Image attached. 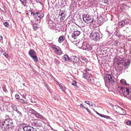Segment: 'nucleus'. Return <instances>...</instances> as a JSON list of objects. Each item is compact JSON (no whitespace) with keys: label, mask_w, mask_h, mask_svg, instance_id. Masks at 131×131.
I'll return each mask as SVG.
<instances>
[{"label":"nucleus","mask_w":131,"mask_h":131,"mask_svg":"<svg viewBox=\"0 0 131 131\" xmlns=\"http://www.w3.org/2000/svg\"><path fill=\"white\" fill-rule=\"evenodd\" d=\"M2 125L4 126V131H10L12 129L14 126L13 120L10 118H6L2 122Z\"/></svg>","instance_id":"obj_1"},{"label":"nucleus","mask_w":131,"mask_h":131,"mask_svg":"<svg viewBox=\"0 0 131 131\" xmlns=\"http://www.w3.org/2000/svg\"><path fill=\"white\" fill-rule=\"evenodd\" d=\"M93 110L95 112V111H96L94 109V108H93Z\"/></svg>","instance_id":"obj_52"},{"label":"nucleus","mask_w":131,"mask_h":131,"mask_svg":"<svg viewBox=\"0 0 131 131\" xmlns=\"http://www.w3.org/2000/svg\"><path fill=\"white\" fill-rule=\"evenodd\" d=\"M120 82L121 84L126 86H128L129 85V84L126 83V81L124 79H121L120 80Z\"/></svg>","instance_id":"obj_15"},{"label":"nucleus","mask_w":131,"mask_h":131,"mask_svg":"<svg viewBox=\"0 0 131 131\" xmlns=\"http://www.w3.org/2000/svg\"><path fill=\"white\" fill-rule=\"evenodd\" d=\"M71 37L72 39H71L72 40H73L76 38L77 36H75V35H74V34L73 33L71 35Z\"/></svg>","instance_id":"obj_30"},{"label":"nucleus","mask_w":131,"mask_h":131,"mask_svg":"<svg viewBox=\"0 0 131 131\" xmlns=\"http://www.w3.org/2000/svg\"><path fill=\"white\" fill-rule=\"evenodd\" d=\"M28 14L30 15V13L31 12V11L29 10L28 11Z\"/></svg>","instance_id":"obj_49"},{"label":"nucleus","mask_w":131,"mask_h":131,"mask_svg":"<svg viewBox=\"0 0 131 131\" xmlns=\"http://www.w3.org/2000/svg\"><path fill=\"white\" fill-rule=\"evenodd\" d=\"M7 117H8V115H7L6 116V118Z\"/></svg>","instance_id":"obj_55"},{"label":"nucleus","mask_w":131,"mask_h":131,"mask_svg":"<svg viewBox=\"0 0 131 131\" xmlns=\"http://www.w3.org/2000/svg\"><path fill=\"white\" fill-rule=\"evenodd\" d=\"M99 116H101V117H104L105 116V115H103V114H101L100 113V114L99 115Z\"/></svg>","instance_id":"obj_44"},{"label":"nucleus","mask_w":131,"mask_h":131,"mask_svg":"<svg viewBox=\"0 0 131 131\" xmlns=\"http://www.w3.org/2000/svg\"><path fill=\"white\" fill-rule=\"evenodd\" d=\"M66 14L65 11L60 10L59 13V17L60 18V20L61 21H63L65 18Z\"/></svg>","instance_id":"obj_6"},{"label":"nucleus","mask_w":131,"mask_h":131,"mask_svg":"<svg viewBox=\"0 0 131 131\" xmlns=\"http://www.w3.org/2000/svg\"><path fill=\"white\" fill-rule=\"evenodd\" d=\"M89 71V69H86L84 72H83V77L89 82L93 83L94 82V78L88 72Z\"/></svg>","instance_id":"obj_2"},{"label":"nucleus","mask_w":131,"mask_h":131,"mask_svg":"<svg viewBox=\"0 0 131 131\" xmlns=\"http://www.w3.org/2000/svg\"><path fill=\"white\" fill-rule=\"evenodd\" d=\"M77 0V1H80V0Z\"/></svg>","instance_id":"obj_56"},{"label":"nucleus","mask_w":131,"mask_h":131,"mask_svg":"<svg viewBox=\"0 0 131 131\" xmlns=\"http://www.w3.org/2000/svg\"><path fill=\"white\" fill-rule=\"evenodd\" d=\"M90 38L92 39L95 41L99 40L100 39L99 34L97 32H93L91 33Z\"/></svg>","instance_id":"obj_5"},{"label":"nucleus","mask_w":131,"mask_h":131,"mask_svg":"<svg viewBox=\"0 0 131 131\" xmlns=\"http://www.w3.org/2000/svg\"><path fill=\"white\" fill-rule=\"evenodd\" d=\"M131 123V122L130 121H128L126 122V124L127 125H130Z\"/></svg>","instance_id":"obj_41"},{"label":"nucleus","mask_w":131,"mask_h":131,"mask_svg":"<svg viewBox=\"0 0 131 131\" xmlns=\"http://www.w3.org/2000/svg\"><path fill=\"white\" fill-rule=\"evenodd\" d=\"M64 39V36H61L58 39V42L60 43L63 42Z\"/></svg>","instance_id":"obj_19"},{"label":"nucleus","mask_w":131,"mask_h":131,"mask_svg":"<svg viewBox=\"0 0 131 131\" xmlns=\"http://www.w3.org/2000/svg\"><path fill=\"white\" fill-rule=\"evenodd\" d=\"M32 125L37 127H40L42 126V122L40 120H35L32 123Z\"/></svg>","instance_id":"obj_10"},{"label":"nucleus","mask_w":131,"mask_h":131,"mask_svg":"<svg viewBox=\"0 0 131 131\" xmlns=\"http://www.w3.org/2000/svg\"><path fill=\"white\" fill-rule=\"evenodd\" d=\"M12 109L14 111L17 110V108L16 105L12 104L11 106Z\"/></svg>","instance_id":"obj_25"},{"label":"nucleus","mask_w":131,"mask_h":131,"mask_svg":"<svg viewBox=\"0 0 131 131\" xmlns=\"http://www.w3.org/2000/svg\"><path fill=\"white\" fill-rule=\"evenodd\" d=\"M57 53L58 55H60L62 53V51L61 50L60 48H59V49H58L56 52Z\"/></svg>","instance_id":"obj_27"},{"label":"nucleus","mask_w":131,"mask_h":131,"mask_svg":"<svg viewBox=\"0 0 131 131\" xmlns=\"http://www.w3.org/2000/svg\"><path fill=\"white\" fill-rule=\"evenodd\" d=\"M35 116L41 119L43 121V122H45L46 121V118L42 115H41L40 114L37 112L35 113Z\"/></svg>","instance_id":"obj_11"},{"label":"nucleus","mask_w":131,"mask_h":131,"mask_svg":"<svg viewBox=\"0 0 131 131\" xmlns=\"http://www.w3.org/2000/svg\"><path fill=\"white\" fill-rule=\"evenodd\" d=\"M4 55L6 58H8V54L6 53H4Z\"/></svg>","instance_id":"obj_42"},{"label":"nucleus","mask_w":131,"mask_h":131,"mask_svg":"<svg viewBox=\"0 0 131 131\" xmlns=\"http://www.w3.org/2000/svg\"><path fill=\"white\" fill-rule=\"evenodd\" d=\"M104 80L105 81L109 83H112L114 82V81L113 80L111 75L108 74L106 75Z\"/></svg>","instance_id":"obj_7"},{"label":"nucleus","mask_w":131,"mask_h":131,"mask_svg":"<svg viewBox=\"0 0 131 131\" xmlns=\"http://www.w3.org/2000/svg\"><path fill=\"white\" fill-rule=\"evenodd\" d=\"M93 106H94L95 107H96V105L95 104H93Z\"/></svg>","instance_id":"obj_51"},{"label":"nucleus","mask_w":131,"mask_h":131,"mask_svg":"<svg viewBox=\"0 0 131 131\" xmlns=\"http://www.w3.org/2000/svg\"><path fill=\"white\" fill-rule=\"evenodd\" d=\"M4 25L6 27H8L9 26L8 23L7 22H5L4 23Z\"/></svg>","instance_id":"obj_33"},{"label":"nucleus","mask_w":131,"mask_h":131,"mask_svg":"<svg viewBox=\"0 0 131 131\" xmlns=\"http://www.w3.org/2000/svg\"><path fill=\"white\" fill-rule=\"evenodd\" d=\"M124 20H122L121 22L119 23V25L123 26H124L125 25Z\"/></svg>","instance_id":"obj_28"},{"label":"nucleus","mask_w":131,"mask_h":131,"mask_svg":"<svg viewBox=\"0 0 131 131\" xmlns=\"http://www.w3.org/2000/svg\"><path fill=\"white\" fill-rule=\"evenodd\" d=\"M15 111H16L17 112V113L18 114H19L20 115H22L21 113L19 111H18L17 109V110H16Z\"/></svg>","instance_id":"obj_39"},{"label":"nucleus","mask_w":131,"mask_h":131,"mask_svg":"<svg viewBox=\"0 0 131 131\" xmlns=\"http://www.w3.org/2000/svg\"><path fill=\"white\" fill-rule=\"evenodd\" d=\"M77 83L76 82L74 81H73L72 83L71 84L73 85H74L75 86H77V85H76V84Z\"/></svg>","instance_id":"obj_35"},{"label":"nucleus","mask_w":131,"mask_h":131,"mask_svg":"<svg viewBox=\"0 0 131 131\" xmlns=\"http://www.w3.org/2000/svg\"><path fill=\"white\" fill-rule=\"evenodd\" d=\"M52 47L53 49V50L55 52H56L58 49L60 48L58 46H57L55 45H53Z\"/></svg>","instance_id":"obj_17"},{"label":"nucleus","mask_w":131,"mask_h":131,"mask_svg":"<svg viewBox=\"0 0 131 131\" xmlns=\"http://www.w3.org/2000/svg\"><path fill=\"white\" fill-rule=\"evenodd\" d=\"M118 41H115L114 43V44L115 46H117L118 45Z\"/></svg>","instance_id":"obj_37"},{"label":"nucleus","mask_w":131,"mask_h":131,"mask_svg":"<svg viewBox=\"0 0 131 131\" xmlns=\"http://www.w3.org/2000/svg\"><path fill=\"white\" fill-rule=\"evenodd\" d=\"M114 107L116 108V109H117L119 111V112H118V113L119 114L123 115H125L126 114V112L123 108L117 105H115Z\"/></svg>","instance_id":"obj_9"},{"label":"nucleus","mask_w":131,"mask_h":131,"mask_svg":"<svg viewBox=\"0 0 131 131\" xmlns=\"http://www.w3.org/2000/svg\"><path fill=\"white\" fill-rule=\"evenodd\" d=\"M24 131H38L36 129L29 125H26L23 127Z\"/></svg>","instance_id":"obj_8"},{"label":"nucleus","mask_w":131,"mask_h":131,"mask_svg":"<svg viewBox=\"0 0 131 131\" xmlns=\"http://www.w3.org/2000/svg\"><path fill=\"white\" fill-rule=\"evenodd\" d=\"M92 48L91 47L89 44H87L85 46V49L88 51H90Z\"/></svg>","instance_id":"obj_20"},{"label":"nucleus","mask_w":131,"mask_h":131,"mask_svg":"<svg viewBox=\"0 0 131 131\" xmlns=\"http://www.w3.org/2000/svg\"><path fill=\"white\" fill-rule=\"evenodd\" d=\"M82 60H83V62H85L87 63L88 62V60L85 58L82 57L81 58Z\"/></svg>","instance_id":"obj_24"},{"label":"nucleus","mask_w":131,"mask_h":131,"mask_svg":"<svg viewBox=\"0 0 131 131\" xmlns=\"http://www.w3.org/2000/svg\"><path fill=\"white\" fill-rule=\"evenodd\" d=\"M85 102L86 103L88 104L89 105L91 106H93V103L92 102H91V103H90L89 101H85Z\"/></svg>","instance_id":"obj_31"},{"label":"nucleus","mask_w":131,"mask_h":131,"mask_svg":"<svg viewBox=\"0 0 131 131\" xmlns=\"http://www.w3.org/2000/svg\"><path fill=\"white\" fill-rule=\"evenodd\" d=\"M29 112L30 113H32L33 114H34V115L36 113H36V112L34 110L30 108V109L29 110Z\"/></svg>","instance_id":"obj_26"},{"label":"nucleus","mask_w":131,"mask_h":131,"mask_svg":"<svg viewBox=\"0 0 131 131\" xmlns=\"http://www.w3.org/2000/svg\"><path fill=\"white\" fill-rule=\"evenodd\" d=\"M33 27L34 30H37L38 28L37 24L36 23L34 24L33 25Z\"/></svg>","instance_id":"obj_21"},{"label":"nucleus","mask_w":131,"mask_h":131,"mask_svg":"<svg viewBox=\"0 0 131 131\" xmlns=\"http://www.w3.org/2000/svg\"><path fill=\"white\" fill-rule=\"evenodd\" d=\"M96 113L98 115L100 114V113H98L97 111H95Z\"/></svg>","instance_id":"obj_50"},{"label":"nucleus","mask_w":131,"mask_h":131,"mask_svg":"<svg viewBox=\"0 0 131 131\" xmlns=\"http://www.w3.org/2000/svg\"><path fill=\"white\" fill-rule=\"evenodd\" d=\"M19 102H20L22 103H25L24 100L22 99H21L19 100Z\"/></svg>","instance_id":"obj_34"},{"label":"nucleus","mask_w":131,"mask_h":131,"mask_svg":"<svg viewBox=\"0 0 131 131\" xmlns=\"http://www.w3.org/2000/svg\"><path fill=\"white\" fill-rule=\"evenodd\" d=\"M83 20L87 23H91L94 21V19L89 15H84L83 16Z\"/></svg>","instance_id":"obj_4"},{"label":"nucleus","mask_w":131,"mask_h":131,"mask_svg":"<svg viewBox=\"0 0 131 131\" xmlns=\"http://www.w3.org/2000/svg\"><path fill=\"white\" fill-rule=\"evenodd\" d=\"M31 57L35 62H37L38 61V60L37 58V56L36 54H34V56H32V57Z\"/></svg>","instance_id":"obj_16"},{"label":"nucleus","mask_w":131,"mask_h":131,"mask_svg":"<svg viewBox=\"0 0 131 131\" xmlns=\"http://www.w3.org/2000/svg\"><path fill=\"white\" fill-rule=\"evenodd\" d=\"M71 60L74 63H77L79 61V58L76 56H72L71 58Z\"/></svg>","instance_id":"obj_12"},{"label":"nucleus","mask_w":131,"mask_h":131,"mask_svg":"<svg viewBox=\"0 0 131 131\" xmlns=\"http://www.w3.org/2000/svg\"><path fill=\"white\" fill-rule=\"evenodd\" d=\"M76 36H78L80 34V32L78 31H75L73 33Z\"/></svg>","instance_id":"obj_23"},{"label":"nucleus","mask_w":131,"mask_h":131,"mask_svg":"<svg viewBox=\"0 0 131 131\" xmlns=\"http://www.w3.org/2000/svg\"><path fill=\"white\" fill-rule=\"evenodd\" d=\"M27 12H28V11H27ZM26 14L27 15L29 14L28 12H27V13H26Z\"/></svg>","instance_id":"obj_54"},{"label":"nucleus","mask_w":131,"mask_h":131,"mask_svg":"<svg viewBox=\"0 0 131 131\" xmlns=\"http://www.w3.org/2000/svg\"><path fill=\"white\" fill-rule=\"evenodd\" d=\"M3 39V37L2 36L0 35V40H2Z\"/></svg>","instance_id":"obj_47"},{"label":"nucleus","mask_w":131,"mask_h":131,"mask_svg":"<svg viewBox=\"0 0 131 131\" xmlns=\"http://www.w3.org/2000/svg\"><path fill=\"white\" fill-rule=\"evenodd\" d=\"M86 110L89 113H91V112L88 109V107H87V108H86Z\"/></svg>","instance_id":"obj_45"},{"label":"nucleus","mask_w":131,"mask_h":131,"mask_svg":"<svg viewBox=\"0 0 131 131\" xmlns=\"http://www.w3.org/2000/svg\"><path fill=\"white\" fill-rule=\"evenodd\" d=\"M58 85L59 86L60 88L61 89L62 91L65 92V90L66 89L65 86L62 83H58Z\"/></svg>","instance_id":"obj_14"},{"label":"nucleus","mask_w":131,"mask_h":131,"mask_svg":"<svg viewBox=\"0 0 131 131\" xmlns=\"http://www.w3.org/2000/svg\"><path fill=\"white\" fill-rule=\"evenodd\" d=\"M119 89H121L120 91H122V93L124 96L128 99V96H129V94L131 92V86L126 88L125 89L122 87L119 86L118 87Z\"/></svg>","instance_id":"obj_3"},{"label":"nucleus","mask_w":131,"mask_h":131,"mask_svg":"<svg viewBox=\"0 0 131 131\" xmlns=\"http://www.w3.org/2000/svg\"><path fill=\"white\" fill-rule=\"evenodd\" d=\"M104 118H110V117L107 116L105 115V116L104 117Z\"/></svg>","instance_id":"obj_46"},{"label":"nucleus","mask_w":131,"mask_h":131,"mask_svg":"<svg viewBox=\"0 0 131 131\" xmlns=\"http://www.w3.org/2000/svg\"><path fill=\"white\" fill-rule=\"evenodd\" d=\"M15 97L16 99H19V96L18 95V94H16L15 95Z\"/></svg>","instance_id":"obj_36"},{"label":"nucleus","mask_w":131,"mask_h":131,"mask_svg":"<svg viewBox=\"0 0 131 131\" xmlns=\"http://www.w3.org/2000/svg\"><path fill=\"white\" fill-rule=\"evenodd\" d=\"M80 107L82 108H84L85 109H86V108H87L86 107H85L82 104H81L80 105Z\"/></svg>","instance_id":"obj_32"},{"label":"nucleus","mask_w":131,"mask_h":131,"mask_svg":"<svg viewBox=\"0 0 131 131\" xmlns=\"http://www.w3.org/2000/svg\"><path fill=\"white\" fill-rule=\"evenodd\" d=\"M128 99L129 100H131V94L129 96H128Z\"/></svg>","instance_id":"obj_48"},{"label":"nucleus","mask_w":131,"mask_h":131,"mask_svg":"<svg viewBox=\"0 0 131 131\" xmlns=\"http://www.w3.org/2000/svg\"><path fill=\"white\" fill-rule=\"evenodd\" d=\"M64 131H67L66 130H65Z\"/></svg>","instance_id":"obj_57"},{"label":"nucleus","mask_w":131,"mask_h":131,"mask_svg":"<svg viewBox=\"0 0 131 131\" xmlns=\"http://www.w3.org/2000/svg\"><path fill=\"white\" fill-rule=\"evenodd\" d=\"M36 1L37 3H39L40 4H42V0H36Z\"/></svg>","instance_id":"obj_38"},{"label":"nucleus","mask_w":131,"mask_h":131,"mask_svg":"<svg viewBox=\"0 0 131 131\" xmlns=\"http://www.w3.org/2000/svg\"><path fill=\"white\" fill-rule=\"evenodd\" d=\"M26 94H25V95L23 94L22 96L23 98H26Z\"/></svg>","instance_id":"obj_43"},{"label":"nucleus","mask_w":131,"mask_h":131,"mask_svg":"<svg viewBox=\"0 0 131 131\" xmlns=\"http://www.w3.org/2000/svg\"><path fill=\"white\" fill-rule=\"evenodd\" d=\"M93 110L95 112V111H96L94 109V108H93Z\"/></svg>","instance_id":"obj_53"},{"label":"nucleus","mask_w":131,"mask_h":131,"mask_svg":"<svg viewBox=\"0 0 131 131\" xmlns=\"http://www.w3.org/2000/svg\"><path fill=\"white\" fill-rule=\"evenodd\" d=\"M29 54L31 57H32L34 56V54H35V52L33 50H31L29 51Z\"/></svg>","instance_id":"obj_18"},{"label":"nucleus","mask_w":131,"mask_h":131,"mask_svg":"<svg viewBox=\"0 0 131 131\" xmlns=\"http://www.w3.org/2000/svg\"><path fill=\"white\" fill-rule=\"evenodd\" d=\"M43 16V14H40L39 13H36V15L35 16L37 20H40Z\"/></svg>","instance_id":"obj_13"},{"label":"nucleus","mask_w":131,"mask_h":131,"mask_svg":"<svg viewBox=\"0 0 131 131\" xmlns=\"http://www.w3.org/2000/svg\"><path fill=\"white\" fill-rule=\"evenodd\" d=\"M32 14L33 15L35 16L36 15V13H35L34 12L31 11V12L30 13V15H32Z\"/></svg>","instance_id":"obj_40"},{"label":"nucleus","mask_w":131,"mask_h":131,"mask_svg":"<svg viewBox=\"0 0 131 131\" xmlns=\"http://www.w3.org/2000/svg\"><path fill=\"white\" fill-rule=\"evenodd\" d=\"M63 59H64L66 61H68L69 60L68 56L67 55H65L63 57Z\"/></svg>","instance_id":"obj_22"},{"label":"nucleus","mask_w":131,"mask_h":131,"mask_svg":"<svg viewBox=\"0 0 131 131\" xmlns=\"http://www.w3.org/2000/svg\"><path fill=\"white\" fill-rule=\"evenodd\" d=\"M23 4L24 6L26 5V2L27 0H19Z\"/></svg>","instance_id":"obj_29"}]
</instances>
